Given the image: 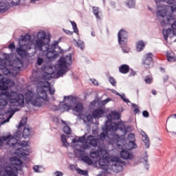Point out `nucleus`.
<instances>
[{
    "label": "nucleus",
    "mask_w": 176,
    "mask_h": 176,
    "mask_svg": "<svg viewBox=\"0 0 176 176\" xmlns=\"http://www.w3.org/2000/svg\"><path fill=\"white\" fill-rule=\"evenodd\" d=\"M71 65H72V54L69 53L68 55H62L58 60V65L55 67V70L46 72L42 71L41 79L49 82L52 79H58L62 78L68 71H71Z\"/></svg>",
    "instance_id": "f257e3e1"
},
{
    "label": "nucleus",
    "mask_w": 176,
    "mask_h": 176,
    "mask_svg": "<svg viewBox=\"0 0 176 176\" xmlns=\"http://www.w3.org/2000/svg\"><path fill=\"white\" fill-rule=\"evenodd\" d=\"M37 38L38 39H36L35 44V50H42L43 47H45L44 50H56L58 46L56 41H54V43L50 44L52 34L50 33L46 34V31L45 30L38 31Z\"/></svg>",
    "instance_id": "f03ea898"
},
{
    "label": "nucleus",
    "mask_w": 176,
    "mask_h": 176,
    "mask_svg": "<svg viewBox=\"0 0 176 176\" xmlns=\"http://www.w3.org/2000/svg\"><path fill=\"white\" fill-rule=\"evenodd\" d=\"M28 120V118L27 117L23 118L21 120L19 124L16 126L18 129L14 135L9 133L7 135L0 136V146H3L5 142H6V145L10 146V144L12 143L11 142V141H13V142H16V140H20L21 135H23V132L20 131V129H21V127H24V126H27Z\"/></svg>",
    "instance_id": "7ed1b4c3"
},
{
    "label": "nucleus",
    "mask_w": 176,
    "mask_h": 176,
    "mask_svg": "<svg viewBox=\"0 0 176 176\" xmlns=\"http://www.w3.org/2000/svg\"><path fill=\"white\" fill-rule=\"evenodd\" d=\"M26 101H29L33 107H38L41 108L43 105V102H49V97H45V96H41L40 92L36 91V94L32 91V90H28L25 95ZM41 100H43L41 101Z\"/></svg>",
    "instance_id": "20e7f679"
},
{
    "label": "nucleus",
    "mask_w": 176,
    "mask_h": 176,
    "mask_svg": "<svg viewBox=\"0 0 176 176\" xmlns=\"http://www.w3.org/2000/svg\"><path fill=\"white\" fill-rule=\"evenodd\" d=\"M118 45L122 50V53H130V48L127 47L129 42V32L124 29H121L118 33Z\"/></svg>",
    "instance_id": "39448f33"
},
{
    "label": "nucleus",
    "mask_w": 176,
    "mask_h": 176,
    "mask_svg": "<svg viewBox=\"0 0 176 176\" xmlns=\"http://www.w3.org/2000/svg\"><path fill=\"white\" fill-rule=\"evenodd\" d=\"M102 132L98 135V138L100 139V140L102 142H104V140L107 138V140H111L110 135H112V133L115 131L113 130V126L112 125V123L110 124H104V126L102 127Z\"/></svg>",
    "instance_id": "423d86ee"
},
{
    "label": "nucleus",
    "mask_w": 176,
    "mask_h": 176,
    "mask_svg": "<svg viewBox=\"0 0 176 176\" xmlns=\"http://www.w3.org/2000/svg\"><path fill=\"white\" fill-rule=\"evenodd\" d=\"M111 124L114 131L120 130V131H122L124 135H126L127 133H130V131H131V126H126V125H124V122L122 120L118 122H111Z\"/></svg>",
    "instance_id": "0eeeda50"
},
{
    "label": "nucleus",
    "mask_w": 176,
    "mask_h": 176,
    "mask_svg": "<svg viewBox=\"0 0 176 176\" xmlns=\"http://www.w3.org/2000/svg\"><path fill=\"white\" fill-rule=\"evenodd\" d=\"M38 52H39L36 57V65L41 66L43 64V63H45L46 64H50V62L47 61V54H46V52H45L43 48H42V50H34V54H36Z\"/></svg>",
    "instance_id": "6e6552de"
},
{
    "label": "nucleus",
    "mask_w": 176,
    "mask_h": 176,
    "mask_svg": "<svg viewBox=\"0 0 176 176\" xmlns=\"http://www.w3.org/2000/svg\"><path fill=\"white\" fill-rule=\"evenodd\" d=\"M0 86L3 89H12L16 86V82L12 78H6L0 74Z\"/></svg>",
    "instance_id": "1a4fd4ad"
},
{
    "label": "nucleus",
    "mask_w": 176,
    "mask_h": 176,
    "mask_svg": "<svg viewBox=\"0 0 176 176\" xmlns=\"http://www.w3.org/2000/svg\"><path fill=\"white\" fill-rule=\"evenodd\" d=\"M64 109L68 112L69 111H73L77 113H82L85 111V107L80 102H78L75 105L68 104V103L64 104Z\"/></svg>",
    "instance_id": "9d476101"
},
{
    "label": "nucleus",
    "mask_w": 176,
    "mask_h": 176,
    "mask_svg": "<svg viewBox=\"0 0 176 176\" xmlns=\"http://www.w3.org/2000/svg\"><path fill=\"white\" fill-rule=\"evenodd\" d=\"M49 86H50V82L49 81L38 80L37 82L36 91L40 93L41 94H43L44 97H49L47 96V91L45 89H47Z\"/></svg>",
    "instance_id": "9b49d317"
},
{
    "label": "nucleus",
    "mask_w": 176,
    "mask_h": 176,
    "mask_svg": "<svg viewBox=\"0 0 176 176\" xmlns=\"http://www.w3.org/2000/svg\"><path fill=\"white\" fill-rule=\"evenodd\" d=\"M153 56V54H152V52H148L143 56L142 61L146 69H150V68L153 67L154 63L153 58H152Z\"/></svg>",
    "instance_id": "f8f14e48"
},
{
    "label": "nucleus",
    "mask_w": 176,
    "mask_h": 176,
    "mask_svg": "<svg viewBox=\"0 0 176 176\" xmlns=\"http://www.w3.org/2000/svg\"><path fill=\"white\" fill-rule=\"evenodd\" d=\"M107 120L105 121L104 124H111L113 123L112 120H120L122 113L120 111H116L115 110L111 111L109 114L105 116Z\"/></svg>",
    "instance_id": "ddd939ff"
},
{
    "label": "nucleus",
    "mask_w": 176,
    "mask_h": 176,
    "mask_svg": "<svg viewBox=\"0 0 176 176\" xmlns=\"http://www.w3.org/2000/svg\"><path fill=\"white\" fill-rule=\"evenodd\" d=\"M78 98H79V97L78 96H74L72 95H69L67 96H63V100L62 102H60V105L62 107V108L64 109V104H67V102H65L66 101H67L68 105H75L76 104H78Z\"/></svg>",
    "instance_id": "4468645a"
},
{
    "label": "nucleus",
    "mask_w": 176,
    "mask_h": 176,
    "mask_svg": "<svg viewBox=\"0 0 176 176\" xmlns=\"http://www.w3.org/2000/svg\"><path fill=\"white\" fill-rule=\"evenodd\" d=\"M132 150L129 148H122L120 152V157L122 160H134V153H133Z\"/></svg>",
    "instance_id": "2eb2a0df"
},
{
    "label": "nucleus",
    "mask_w": 176,
    "mask_h": 176,
    "mask_svg": "<svg viewBox=\"0 0 176 176\" xmlns=\"http://www.w3.org/2000/svg\"><path fill=\"white\" fill-rule=\"evenodd\" d=\"M36 39H38V33L36 35L33 34L31 36L29 33H26L25 35H21V38L19 39V41L21 42H30L31 45H34V50H35V45L36 44Z\"/></svg>",
    "instance_id": "dca6fc26"
},
{
    "label": "nucleus",
    "mask_w": 176,
    "mask_h": 176,
    "mask_svg": "<svg viewBox=\"0 0 176 176\" xmlns=\"http://www.w3.org/2000/svg\"><path fill=\"white\" fill-rule=\"evenodd\" d=\"M44 52L47 56V61L50 62V63L60 56V52H58L56 50H44Z\"/></svg>",
    "instance_id": "f3484780"
},
{
    "label": "nucleus",
    "mask_w": 176,
    "mask_h": 176,
    "mask_svg": "<svg viewBox=\"0 0 176 176\" xmlns=\"http://www.w3.org/2000/svg\"><path fill=\"white\" fill-rule=\"evenodd\" d=\"M0 69L5 76H13L14 75V69L9 68L6 65H0Z\"/></svg>",
    "instance_id": "a211bd4d"
},
{
    "label": "nucleus",
    "mask_w": 176,
    "mask_h": 176,
    "mask_svg": "<svg viewBox=\"0 0 176 176\" xmlns=\"http://www.w3.org/2000/svg\"><path fill=\"white\" fill-rule=\"evenodd\" d=\"M0 97L10 101L13 98V94L9 91V89L6 88H0Z\"/></svg>",
    "instance_id": "6ab92c4d"
},
{
    "label": "nucleus",
    "mask_w": 176,
    "mask_h": 176,
    "mask_svg": "<svg viewBox=\"0 0 176 176\" xmlns=\"http://www.w3.org/2000/svg\"><path fill=\"white\" fill-rule=\"evenodd\" d=\"M91 112L94 119H100V118L104 116V107H98L96 109L94 108Z\"/></svg>",
    "instance_id": "aec40b11"
},
{
    "label": "nucleus",
    "mask_w": 176,
    "mask_h": 176,
    "mask_svg": "<svg viewBox=\"0 0 176 176\" xmlns=\"http://www.w3.org/2000/svg\"><path fill=\"white\" fill-rule=\"evenodd\" d=\"M18 146H21V148H27L28 146V142L25 140H23L21 142L20 140H16V142H14L10 144V148H13V149H16Z\"/></svg>",
    "instance_id": "412c9836"
},
{
    "label": "nucleus",
    "mask_w": 176,
    "mask_h": 176,
    "mask_svg": "<svg viewBox=\"0 0 176 176\" xmlns=\"http://www.w3.org/2000/svg\"><path fill=\"white\" fill-rule=\"evenodd\" d=\"M19 46L16 49V52L20 57H24L25 56V53H27V50L25 47V44H21V41L19 40Z\"/></svg>",
    "instance_id": "4be33fe9"
},
{
    "label": "nucleus",
    "mask_w": 176,
    "mask_h": 176,
    "mask_svg": "<svg viewBox=\"0 0 176 176\" xmlns=\"http://www.w3.org/2000/svg\"><path fill=\"white\" fill-rule=\"evenodd\" d=\"M15 155L19 157V159H23V160H25L27 159V156H28V154H26L25 150L23 148H15Z\"/></svg>",
    "instance_id": "5701e85b"
},
{
    "label": "nucleus",
    "mask_w": 176,
    "mask_h": 176,
    "mask_svg": "<svg viewBox=\"0 0 176 176\" xmlns=\"http://www.w3.org/2000/svg\"><path fill=\"white\" fill-rule=\"evenodd\" d=\"M87 140L89 141L91 145L92 146H94L95 148L98 146L99 145H101V143L102 142L98 138H94L93 135H89L87 136Z\"/></svg>",
    "instance_id": "b1692460"
},
{
    "label": "nucleus",
    "mask_w": 176,
    "mask_h": 176,
    "mask_svg": "<svg viewBox=\"0 0 176 176\" xmlns=\"http://www.w3.org/2000/svg\"><path fill=\"white\" fill-rule=\"evenodd\" d=\"M161 8L160 10H158L157 11V17H162L164 19V17H166L167 16V8H164V5H159L157 6V9Z\"/></svg>",
    "instance_id": "393cba45"
},
{
    "label": "nucleus",
    "mask_w": 176,
    "mask_h": 176,
    "mask_svg": "<svg viewBox=\"0 0 176 176\" xmlns=\"http://www.w3.org/2000/svg\"><path fill=\"white\" fill-rule=\"evenodd\" d=\"M123 146H125V149H129V151H133V149H137L138 148L135 140H128V142L123 144Z\"/></svg>",
    "instance_id": "a878e982"
},
{
    "label": "nucleus",
    "mask_w": 176,
    "mask_h": 176,
    "mask_svg": "<svg viewBox=\"0 0 176 176\" xmlns=\"http://www.w3.org/2000/svg\"><path fill=\"white\" fill-rule=\"evenodd\" d=\"M111 91H112V93H113V94H116V96H118V97H120L121 100H122V101H124L126 104L131 103L130 100L126 98V94L124 93L120 94L119 92H118V91L115 89H111Z\"/></svg>",
    "instance_id": "bb28decb"
},
{
    "label": "nucleus",
    "mask_w": 176,
    "mask_h": 176,
    "mask_svg": "<svg viewBox=\"0 0 176 176\" xmlns=\"http://www.w3.org/2000/svg\"><path fill=\"white\" fill-rule=\"evenodd\" d=\"M31 128L28 126L27 127V126L25 125L23 130L22 131V138H24V140L30 138V137L31 136Z\"/></svg>",
    "instance_id": "cd10ccee"
},
{
    "label": "nucleus",
    "mask_w": 176,
    "mask_h": 176,
    "mask_svg": "<svg viewBox=\"0 0 176 176\" xmlns=\"http://www.w3.org/2000/svg\"><path fill=\"white\" fill-rule=\"evenodd\" d=\"M76 169V171H77L78 174L80 175H84V176H89V170H83L80 168H76L75 165H71V170Z\"/></svg>",
    "instance_id": "c85d7f7f"
},
{
    "label": "nucleus",
    "mask_w": 176,
    "mask_h": 176,
    "mask_svg": "<svg viewBox=\"0 0 176 176\" xmlns=\"http://www.w3.org/2000/svg\"><path fill=\"white\" fill-rule=\"evenodd\" d=\"M145 46H146V43H145V41L143 40L138 41L136 43V50L137 52H142L144 49H145Z\"/></svg>",
    "instance_id": "c756f323"
},
{
    "label": "nucleus",
    "mask_w": 176,
    "mask_h": 176,
    "mask_svg": "<svg viewBox=\"0 0 176 176\" xmlns=\"http://www.w3.org/2000/svg\"><path fill=\"white\" fill-rule=\"evenodd\" d=\"M112 169L114 173H122L123 171V166H122L118 161L112 166Z\"/></svg>",
    "instance_id": "7c9ffc66"
},
{
    "label": "nucleus",
    "mask_w": 176,
    "mask_h": 176,
    "mask_svg": "<svg viewBox=\"0 0 176 176\" xmlns=\"http://www.w3.org/2000/svg\"><path fill=\"white\" fill-rule=\"evenodd\" d=\"M142 137L144 138V140H142L143 142H144V145L146 149H149V146H151V141L149 140V137L144 131L142 133Z\"/></svg>",
    "instance_id": "2f4dec72"
},
{
    "label": "nucleus",
    "mask_w": 176,
    "mask_h": 176,
    "mask_svg": "<svg viewBox=\"0 0 176 176\" xmlns=\"http://www.w3.org/2000/svg\"><path fill=\"white\" fill-rule=\"evenodd\" d=\"M129 72L130 66L129 65L123 64L119 67V72H120V74H129Z\"/></svg>",
    "instance_id": "473e14b6"
},
{
    "label": "nucleus",
    "mask_w": 176,
    "mask_h": 176,
    "mask_svg": "<svg viewBox=\"0 0 176 176\" xmlns=\"http://www.w3.org/2000/svg\"><path fill=\"white\" fill-rule=\"evenodd\" d=\"M92 10L95 17H96V19H98V20H101V16H100V8L93 6Z\"/></svg>",
    "instance_id": "72a5a7b5"
},
{
    "label": "nucleus",
    "mask_w": 176,
    "mask_h": 176,
    "mask_svg": "<svg viewBox=\"0 0 176 176\" xmlns=\"http://www.w3.org/2000/svg\"><path fill=\"white\" fill-rule=\"evenodd\" d=\"M144 156L143 157V160L144 161V167L146 170H149V162H148V151H145Z\"/></svg>",
    "instance_id": "f704fd0d"
},
{
    "label": "nucleus",
    "mask_w": 176,
    "mask_h": 176,
    "mask_svg": "<svg viewBox=\"0 0 176 176\" xmlns=\"http://www.w3.org/2000/svg\"><path fill=\"white\" fill-rule=\"evenodd\" d=\"M74 41L76 42V46L78 47L79 49L85 50V42H83V41L80 39L76 41V39H74Z\"/></svg>",
    "instance_id": "c9c22d12"
},
{
    "label": "nucleus",
    "mask_w": 176,
    "mask_h": 176,
    "mask_svg": "<svg viewBox=\"0 0 176 176\" xmlns=\"http://www.w3.org/2000/svg\"><path fill=\"white\" fill-rule=\"evenodd\" d=\"M87 133H85L82 136H80V137H76V138H78V142L80 144H85V142H86L87 141H89V140H87Z\"/></svg>",
    "instance_id": "e433bc0d"
},
{
    "label": "nucleus",
    "mask_w": 176,
    "mask_h": 176,
    "mask_svg": "<svg viewBox=\"0 0 176 176\" xmlns=\"http://www.w3.org/2000/svg\"><path fill=\"white\" fill-rule=\"evenodd\" d=\"M70 23L72 25L73 32L77 35H79V29H78V25H76V22L71 21Z\"/></svg>",
    "instance_id": "4c0bfd02"
},
{
    "label": "nucleus",
    "mask_w": 176,
    "mask_h": 176,
    "mask_svg": "<svg viewBox=\"0 0 176 176\" xmlns=\"http://www.w3.org/2000/svg\"><path fill=\"white\" fill-rule=\"evenodd\" d=\"M105 163H107V159L104 157H100L98 159V164L101 168L105 169Z\"/></svg>",
    "instance_id": "58836bf2"
},
{
    "label": "nucleus",
    "mask_w": 176,
    "mask_h": 176,
    "mask_svg": "<svg viewBox=\"0 0 176 176\" xmlns=\"http://www.w3.org/2000/svg\"><path fill=\"white\" fill-rule=\"evenodd\" d=\"M126 4L129 9H134L135 8V0H127Z\"/></svg>",
    "instance_id": "ea45409f"
},
{
    "label": "nucleus",
    "mask_w": 176,
    "mask_h": 176,
    "mask_svg": "<svg viewBox=\"0 0 176 176\" xmlns=\"http://www.w3.org/2000/svg\"><path fill=\"white\" fill-rule=\"evenodd\" d=\"M63 133L66 134V135H71L72 133V129H71V126H63Z\"/></svg>",
    "instance_id": "a19ab883"
},
{
    "label": "nucleus",
    "mask_w": 176,
    "mask_h": 176,
    "mask_svg": "<svg viewBox=\"0 0 176 176\" xmlns=\"http://www.w3.org/2000/svg\"><path fill=\"white\" fill-rule=\"evenodd\" d=\"M6 12H8V7L6 6V3L0 2V13H5Z\"/></svg>",
    "instance_id": "79ce46f5"
},
{
    "label": "nucleus",
    "mask_w": 176,
    "mask_h": 176,
    "mask_svg": "<svg viewBox=\"0 0 176 176\" xmlns=\"http://www.w3.org/2000/svg\"><path fill=\"white\" fill-rule=\"evenodd\" d=\"M17 111H20V109H18V108H14V109H13V108H12V107H10V108L6 111V113H7V115H8V114H10V115L14 116V115L16 113V112H17Z\"/></svg>",
    "instance_id": "37998d69"
},
{
    "label": "nucleus",
    "mask_w": 176,
    "mask_h": 176,
    "mask_svg": "<svg viewBox=\"0 0 176 176\" xmlns=\"http://www.w3.org/2000/svg\"><path fill=\"white\" fill-rule=\"evenodd\" d=\"M41 168H43L41 165L33 166V170L34 173H43V169H41Z\"/></svg>",
    "instance_id": "c03bdc74"
},
{
    "label": "nucleus",
    "mask_w": 176,
    "mask_h": 176,
    "mask_svg": "<svg viewBox=\"0 0 176 176\" xmlns=\"http://www.w3.org/2000/svg\"><path fill=\"white\" fill-rule=\"evenodd\" d=\"M166 60L169 62H171V61H176V58L171 55V53L167 52H166Z\"/></svg>",
    "instance_id": "a18cd8bd"
},
{
    "label": "nucleus",
    "mask_w": 176,
    "mask_h": 176,
    "mask_svg": "<svg viewBox=\"0 0 176 176\" xmlns=\"http://www.w3.org/2000/svg\"><path fill=\"white\" fill-rule=\"evenodd\" d=\"M53 71V65H43L41 67V71Z\"/></svg>",
    "instance_id": "49530a36"
},
{
    "label": "nucleus",
    "mask_w": 176,
    "mask_h": 176,
    "mask_svg": "<svg viewBox=\"0 0 176 176\" xmlns=\"http://www.w3.org/2000/svg\"><path fill=\"white\" fill-rule=\"evenodd\" d=\"M8 105V100L3 97H0V107L5 108Z\"/></svg>",
    "instance_id": "de8ad7c7"
},
{
    "label": "nucleus",
    "mask_w": 176,
    "mask_h": 176,
    "mask_svg": "<svg viewBox=\"0 0 176 176\" xmlns=\"http://www.w3.org/2000/svg\"><path fill=\"white\" fill-rule=\"evenodd\" d=\"M131 107L134 108V113H140V112H141V110L138 108V105L135 104V103H131Z\"/></svg>",
    "instance_id": "09e8293b"
},
{
    "label": "nucleus",
    "mask_w": 176,
    "mask_h": 176,
    "mask_svg": "<svg viewBox=\"0 0 176 176\" xmlns=\"http://www.w3.org/2000/svg\"><path fill=\"white\" fill-rule=\"evenodd\" d=\"M76 151H77L78 153H79V157L80 159H83V157H85V150L82 148H76Z\"/></svg>",
    "instance_id": "8fccbe9b"
},
{
    "label": "nucleus",
    "mask_w": 176,
    "mask_h": 176,
    "mask_svg": "<svg viewBox=\"0 0 176 176\" xmlns=\"http://www.w3.org/2000/svg\"><path fill=\"white\" fill-rule=\"evenodd\" d=\"M135 135L133 133H130L128 135H127V140L128 141H135Z\"/></svg>",
    "instance_id": "3c124183"
},
{
    "label": "nucleus",
    "mask_w": 176,
    "mask_h": 176,
    "mask_svg": "<svg viewBox=\"0 0 176 176\" xmlns=\"http://www.w3.org/2000/svg\"><path fill=\"white\" fill-rule=\"evenodd\" d=\"M10 120L9 117H7L6 119H5V118L2 117L0 118V123L1 124H5V123H8L9 122Z\"/></svg>",
    "instance_id": "603ef678"
},
{
    "label": "nucleus",
    "mask_w": 176,
    "mask_h": 176,
    "mask_svg": "<svg viewBox=\"0 0 176 176\" xmlns=\"http://www.w3.org/2000/svg\"><path fill=\"white\" fill-rule=\"evenodd\" d=\"M109 82L111 83V86H116V80L113 76L109 78Z\"/></svg>",
    "instance_id": "864d4df0"
},
{
    "label": "nucleus",
    "mask_w": 176,
    "mask_h": 176,
    "mask_svg": "<svg viewBox=\"0 0 176 176\" xmlns=\"http://www.w3.org/2000/svg\"><path fill=\"white\" fill-rule=\"evenodd\" d=\"M110 101H112V98H107L106 99L102 100L101 104L102 107H104V105H107V104H108V102H109Z\"/></svg>",
    "instance_id": "5fc2aeb1"
},
{
    "label": "nucleus",
    "mask_w": 176,
    "mask_h": 176,
    "mask_svg": "<svg viewBox=\"0 0 176 176\" xmlns=\"http://www.w3.org/2000/svg\"><path fill=\"white\" fill-rule=\"evenodd\" d=\"M47 89H48V91H49V94H50V96H54V94L56 93V89L54 88H52V87L48 86L47 87Z\"/></svg>",
    "instance_id": "6e6d98bb"
},
{
    "label": "nucleus",
    "mask_w": 176,
    "mask_h": 176,
    "mask_svg": "<svg viewBox=\"0 0 176 176\" xmlns=\"http://www.w3.org/2000/svg\"><path fill=\"white\" fill-rule=\"evenodd\" d=\"M8 49H10V50H11L12 52H13V50H16V45L14 44V42L11 43L9 45H8Z\"/></svg>",
    "instance_id": "4d7b16f0"
},
{
    "label": "nucleus",
    "mask_w": 176,
    "mask_h": 176,
    "mask_svg": "<svg viewBox=\"0 0 176 176\" xmlns=\"http://www.w3.org/2000/svg\"><path fill=\"white\" fill-rule=\"evenodd\" d=\"M86 119L87 122H92L93 120L94 119V116H93V113L91 112V114L87 115Z\"/></svg>",
    "instance_id": "13d9d810"
},
{
    "label": "nucleus",
    "mask_w": 176,
    "mask_h": 176,
    "mask_svg": "<svg viewBox=\"0 0 176 176\" xmlns=\"http://www.w3.org/2000/svg\"><path fill=\"white\" fill-rule=\"evenodd\" d=\"M96 100L97 105L98 107H102V103H101L102 100H101V99L98 97V96H96Z\"/></svg>",
    "instance_id": "bf43d9fd"
},
{
    "label": "nucleus",
    "mask_w": 176,
    "mask_h": 176,
    "mask_svg": "<svg viewBox=\"0 0 176 176\" xmlns=\"http://www.w3.org/2000/svg\"><path fill=\"white\" fill-rule=\"evenodd\" d=\"M6 115L7 113L5 111V107H0V116H5Z\"/></svg>",
    "instance_id": "052dcab7"
},
{
    "label": "nucleus",
    "mask_w": 176,
    "mask_h": 176,
    "mask_svg": "<svg viewBox=\"0 0 176 176\" xmlns=\"http://www.w3.org/2000/svg\"><path fill=\"white\" fill-rule=\"evenodd\" d=\"M170 14H173V13H175L176 12V5L173 4L170 6Z\"/></svg>",
    "instance_id": "680f3d73"
},
{
    "label": "nucleus",
    "mask_w": 176,
    "mask_h": 176,
    "mask_svg": "<svg viewBox=\"0 0 176 176\" xmlns=\"http://www.w3.org/2000/svg\"><path fill=\"white\" fill-rule=\"evenodd\" d=\"M143 118H149V112L147 110H144L142 111Z\"/></svg>",
    "instance_id": "e2e57ef3"
},
{
    "label": "nucleus",
    "mask_w": 176,
    "mask_h": 176,
    "mask_svg": "<svg viewBox=\"0 0 176 176\" xmlns=\"http://www.w3.org/2000/svg\"><path fill=\"white\" fill-rule=\"evenodd\" d=\"M144 82L147 85H151V83H152V78L150 77H147L144 79Z\"/></svg>",
    "instance_id": "0e129e2a"
},
{
    "label": "nucleus",
    "mask_w": 176,
    "mask_h": 176,
    "mask_svg": "<svg viewBox=\"0 0 176 176\" xmlns=\"http://www.w3.org/2000/svg\"><path fill=\"white\" fill-rule=\"evenodd\" d=\"M60 141L61 142H66L67 140V135H65V134H62L60 135Z\"/></svg>",
    "instance_id": "69168bd1"
},
{
    "label": "nucleus",
    "mask_w": 176,
    "mask_h": 176,
    "mask_svg": "<svg viewBox=\"0 0 176 176\" xmlns=\"http://www.w3.org/2000/svg\"><path fill=\"white\" fill-rule=\"evenodd\" d=\"M171 32H173V29L168 28H167V29L165 30L164 34H165L166 35H168V36H169V35L171 34Z\"/></svg>",
    "instance_id": "338daca9"
},
{
    "label": "nucleus",
    "mask_w": 176,
    "mask_h": 176,
    "mask_svg": "<svg viewBox=\"0 0 176 176\" xmlns=\"http://www.w3.org/2000/svg\"><path fill=\"white\" fill-rule=\"evenodd\" d=\"M54 174L55 176H63V175H64V173L63 172L60 171V170L55 171Z\"/></svg>",
    "instance_id": "774afa93"
}]
</instances>
